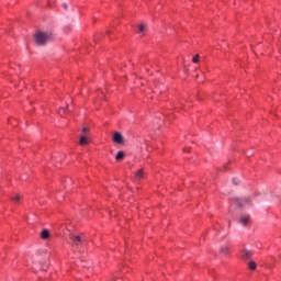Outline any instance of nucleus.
<instances>
[{
	"label": "nucleus",
	"mask_w": 281,
	"mask_h": 281,
	"mask_svg": "<svg viewBox=\"0 0 281 281\" xmlns=\"http://www.w3.org/2000/svg\"><path fill=\"white\" fill-rule=\"evenodd\" d=\"M256 262L255 261H249L248 262V269H250V271H256Z\"/></svg>",
	"instance_id": "nucleus-13"
},
{
	"label": "nucleus",
	"mask_w": 281,
	"mask_h": 281,
	"mask_svg": "<svg viewBox=\"0 0 281 281\" xmlns=\"http://www.w3.org/2000/svg\"><path fill=\"white\" fill-rule=\"evenodd\" d=\"M65 111H67V106L65 108Z\"/></svg>",
	"instance_id": "nucleus-20"
},
{
	"label": "nucleus",
	"mask_w": 281,
	"mask_h": 281,
	"mask_svg": "<svg viewBox=\"0 0 281 281\" xmlns=\"http://www.w3.org/2000/svg\"><path fill=\"white\" fill-rule=\"evenodd\" d=\"M69 238L74 243V245H76V247H80V245H82L87 240L83 235L76 234H70Z\"/></svg>",
	"instance_id": "nucleus-2"
},
{
	"label": "nucleus",
	"mask_w": 281,
	"mask_h": 281,
	"mask_svg": "<svg viewBox=\"0 0 281 281\" xmlns=\"http://www.w3.org/2000/svg\"><path fill=\"white\" fill-rule=\"evenodd\" d=\"M220 254H221L222 256H228V255H229V247H228V246H222V247L220 248Z\"/></svg>",
	"instance_id": "nucleus-8"
},
{
	"label": "nucleus",
	"mask_w": 281,
	"mask_h": 281,
	"mask_svg": "<svg viewBox=\"0 0 281 281\" xmlns=\"http://www.w3.org/2000/svg\"><path fill=\"white\" fill-rule=\"evenodd\" d=\"M11 201H12V203H14V205H19V203H21V201H23V194H21L19 192L12 193Z\"/></svg>",
	"instance_id": "nucleus-4"
},
{
	"label": "nucleus",
	"mask_w": 281,
	"mask_h": 281,
	"mask_svg": "<svg viewBox=\"0 0 281 281\" xmlns=\"http://www.w3.org/2000/svg\"><path fill=\"white\" fill-rule=\"evenodd\" d=\"M135 181H142L144 179V169H139L134 177Z\"/></svg>",
	"instance_id": "nucleus-7"
},
{
	"label": "nucleus",
	"mask_w": 281,
	"mask_h": 281,
	"mask_svg": "<svg viewBox=\"0 0 281 281\" xmlns=\"http://www.w3.org/2000/svg\"><path fill=\"white\" fill-rule=\"evenodd\" d=\"M138 34H146V24L140 23L138 25Z\"/></svg>",
	"instance_id": "nucleus-11"
},
{
	"label": "nucleus",
	"mask_w": 281,
	"mask_h": 281,
	"mask_svg": "<svg viewBox=\"0 0 281 281\" xmlns=\"http://www.w3.org/2000/svg\"><path fill=\"white\" fill-rule=\"evenodd\" d=\"M41 238L43 240H47V238H49V231L48 229H43L41 233Z\"/></svg>",
	"instance_id": "nucleus-10"
},
{
	"label": "nucleus",
	"mask_w": 281,
	"mask_h": 281,
	"mask_svg": "<svg viewBox=\"0 0 281 281\" xmlns=\"http://www.w3.org/2000/svg\"><path fill=\"white\" fill-rule=\"evenodd\" d=\"M63 113H65V108H61V109L59 110V115H63Z\"/></svg>",
	"instance_id": "nucleus-18"
},
{
	"label": "nucleus",
	"mask_w": 281,
	"mask_h": 281,
	"mask_svg": "<svg viewBox=\"0 0 281 281\" xmlns=\"http://www.w3.org/2000/svg\"><path fill=\"white\" fill-rule=\"evenodd\" d=\"M235 203H237V205L239 207H247V205H251V199H249V198H236Z\"/></svg>",
	"instance_id": "nucleus-3"
},
{
	"label": "nucleus",
	"mask_w": 281,
	"mask_h": 281,
	"mask_svg": "<svg viewBox=\"0 0 281 281\" xmlns=\"http://www.w3.org/2000/svg\"><path fill=\"white\" fill-rule=\"evenodd\" d=\"M79 144H80L81 146H87V144H89V138H88L86 135H82V136L80 137Z\"/></svg>",
	"instance_id": "nucleus-9"
},
{
	"label": "nucleus",
	"mask_w": 281,
	"mask_h": 281,
	"mask_svg": "<svg viewBox=\"0 0 281 281\" xmlns=\"http://www.w3.org/2000/svg\"><path fill=\"white\" fill-rule=\"evenodd\" d=\"M239 223L240 225L247 226L249 225V223H251V216L247 215V214H243L239 217Z\"/></svg>",
	"instance_id": "nucleus-5"
},
{
	"label": "nucleus",
	"mask_w": 281,
	"mask_h": 281,
	"mask_svg": "<svg viewBox=\"0 0 281 281\" xmlns=\"http://www.w3.org/2000/svg\"><path fill=\"white\" fill-rule=\"evenodd\" d=\"M243 258H251V252L248 250L243 251Z\"/></svg>",
	"instance_id": "nucleus-14"
},
{
	"label": "nucleus",
	"mask_w": 281,
	"mask_h": 281,
	"mask_svg": "<svg viewBox=\"0 0 281 281\" xmlns=\"http://www.w3.org/2000/svg\"><path fill=\"white\" fill-rule=\"evenodd\" d=\"M124 157H126V153L119 151L115 159H116V161H122V159H124Z\"/></svg>",
	"instance_id": "nucleus-12"
},
{
	"label": "nucleus",
	"mask_w": 281,
	"mask_h": 281,
	"mask_svg": "<svg viewBox=\"0 0 281 281\" xmlns=\"http://www.w3.org/2000/svg\"><path fill=\"white\" fill-rule=\"evenodd\" d=\"M82 133H89V127H83Z\"/></svg>",
	"instance_id": "nucleus-17"
},
{
	"label": "nucleus",
	"mask_w": 281,
	"mask_h": 281,
	"mask_svg": "<svg viewBox=\"0 0 281 281\" xmlns=\"http://www.w3.org/2000/svg\"><path fill=\"white\" fill-rule=\"evenodd\" d=\"M34 41L38 47H43L50 43V41H54V33L52 31H37L34 34Z\"/></svg>",
	"instance_id": "nucleus-1"
},
{
	"label": "nucleus",
	"mask_w": 281,
	"mask_h": 281,
	"mask_svg": "<svg viewBox=\"0 0 281 281\" xmlns=\"http://www.w3.org/2000/svg\"><path fill=\"white\" fill-rule=\"evenodd\" d=\"M113 142L115 144H123L124 143V136H122V133L115 132L113 135Z\"/></svg>",
	"instance_id": "nucleus-6"
},
{
	"label": "nucleus",
	"mask_w": 281,
	"mask_h": 281,
	"mask_svg": "<svg viewBox=\"0 0 281 281\" xmlns=\"http://www.w3.org/2000/svg\"><path fill=\"white\" fill-rule=\"evenodd\" d=\"M233 183H234L235 186H238V183H240V180L234 178V179H233Z\"/></svg>",
	"instance_id": "nucleus-15"
},
{
	"label": "nucleus",
	"mask_w": 281,
	"mask_h": 281,
	"mask_svg": "<svg viewBox=\"0 0 281 281\" xmlns=\"http://www.w3.org/2000/svg\"><path fill=\"white\" fill-rule=\"evenodd\" d=\"M63 5H64L65 10H67V5L66 4H63Z\"/></svg>",
	"instance_id": "nucleus-19"
},
{
	"label": "nucleus",
	"mask_w": 281,
	"mask_h": 281,
	"mask_svg": "<svg viewBox=\"0 0 281 281\" xmlns=\"http://www.w3.org/2000/svg\"><path fill=\"white\" fill-rule=\"evenodd\" d=\"M193 63H199V55H195L192 59Z\"/></svg>",
	"instance_id": "nucleus-16"
}]
</instances>
